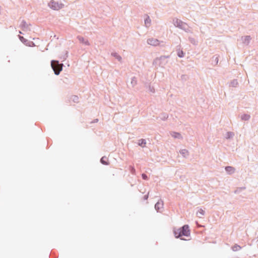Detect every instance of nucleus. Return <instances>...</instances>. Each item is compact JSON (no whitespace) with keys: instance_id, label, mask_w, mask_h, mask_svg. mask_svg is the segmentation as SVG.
I'll return each instance as SVG.
<instances>
[{"instance_id":"f257e3e1","label":"nucleus","mask_w":258,"mask_h":258,"mask_svg":"<svg viewBox=\"0 0 258 258\" xmlns=\"http://www.w3.org/2000/svg\"><path fill=\"white\" fill-rule=\"evenodd\" d=\"M174 234L176 238L182 236H187L190 234V230L188 225H184L181 228L175 229L174 230Z\"/></svg>"},{"instance_id":"f03ea898","label":"nucleus","mask_w":258,"mask_h":258,"mask_svg":"<svg viewBox=\"0 0 258 258\" xmlns=\"http://www.w3.org/2000/svg\"><path fill=\"white\" fill-rule=\"evenodd\" d=\"M51 66L55 75H58L62 69L63 64L59 63L58 61L52 60L51 62Z\"/></svg>"},{"instance_id":"7ed1b4c3","label":"nucleus","mask_w":258,"mask_h":258,"mask_svg":"<svg viewBox=\"0 0 258 258\" xmlns=\"http://www.w3.org/2000/svg\"><path fill=\"white\" fill-rule=\"evenodd\" d=\"M62 4H58L57 2L52 0L49 4V6L50 8L54 10H58L62 7Z\"/></svg>"},{"instance_id":"20e7f679","label":"nucleus","mask_w":258,"mask_h":258,"mask_svg":"<svg viewBox=\"0 0 258 258\" xmlns=\"http://www.w3.org/2000/svg\"><path fill=\"white\" fill-rule=\"evenodd\" d=\"M148 43L153 46H157L159 44V41L157 39L150 38L148 40Z\"/></svg>"},{"instance_id":"39448f33","label":"nucleus","mask_w":258,"mask_h":258,"mask_svg":"<svg viewBox=\"0 0 258 258\" xmlns=\"http://www.w3.org/2000/svg\"><path fill=\"white\" fill-rule=\"evenodd\" d=\"M163 203L162 202H157L155 206V209L159 211L160 209L163 208Z\"/></svg>"},{"instance_id":"423d86ee","label":"nucleus","mask_w":258,"mask_h":258,"mask_svg":"<svg viewBox=\"0 0 258 258\" xmlns=\"http://www.w3.org/2000/svg\"><path fill=\"white\" fill-rule=\"evenodd\" d=\"M101 162L104 165L109 164L108 158L106 157H102V158L101 159Z\"/></svg>"},{"instance_id":"0eeeda50","label":"nucleus","mask_w":258,"mask_h":258,"mask_svg":"<svg viewBox=\"0 0 258 258\" xmlns=\"http://www.w3.org/2000/svg\"><path fill=\"white\" fill-rule=\"evenodd\" d=\"M138 144L139 146L144 147L145 146L146 143L145 140L144 139H141L139 140Z\"/></svg>"},{"instance_id":"6e6552de","label":"nucleus","mask_w":258,"mask_h":258,"mask_svg":"<svg viewBox=\"0 0 258 258\" xmlns=\"http://www.w3.org/2000/svg\"><path fill=\"white\" fill-rule=\"evenodd\" d=\"M225 169L227 172H228L229 173H233V172H234V169L233 167H230V166L226 167L225 168Z\"/></svg>"},{"instance_id":"1a4fd4ad","label":"nucleus","mask_w":258,"mask_h":258,"mask_svg":"<svg viewBox=\"0 0 258 258\" xmlns=\"http://www.w3.org/2000/svg\"><path fill=\"white\" fill-rule=\"evenodd\" d=\"M241 249V247L239 245L235 244L232 247V250L233 251H238Z\"/></svg>"},{"instance_id":"9d476101","label":"nucleus","mask_w":258,"mask_h":258,"mask_svg":"<svg viewBox=\"0 0 258 258\" xmlns=\"http://www.w3.org/2000/svg\"><path fill=\"white\" fill-rule=\"evenodd\" d=\"M180 153L183 155V156H186L188 154V151L186 150H182L180 151Z\"/></svg>"},{"instance_id":"9b49d317","label":"nucleus","mask_w":258,"mask_h":258,"mask_svg":"<svg viewBox=\"0 0 258 258\" xmlns=\"http://www.w3.org/2000/svg\"><path fill=\"white\" fill-rule=\"evenodd\" d=\"M172 136L174 138H180L181 136L179 134L177 133H173Z\"/></svg>"},{"instance_id":"f8f14e48","label":"nucleus","mask_w":258,"mask_h":258,"mask_svg":"<svg viewBox=\"0 0 258 258\" xmlns=\"http://www.w3.org/2000/svg\"><path fill=\"white\" fill-rule=\"evenodd\" d=\"M19 38L23 43H25L26 41V40L23 36H19Z\"/></svg>"},{"instance_id":"ddd939ff","label":"nucleus","mask_w":258,"mask_h":258,"mask_svg":"<svg viewBox=\"0 0 258 258\" xmlns=\"http://www.w3.org/2000/svg\"><path fill=\"white\" fill-rule=\"evenodd\" d=\"M242 119H248L249 118V115H243L242 117H241Z\"/></svg>"},{"instance_id":"4468645a","label":"nucleus","mask_w":258,"mask_h":258,"mask_svg":"<svg viewBox=\"0 0 258 258\" xmlns=\"http://www.w3.org/2000/svg\"><path fill=\"white\" fill-rule=\"evenodd\" d=\"M178 55L180 57H181L183 56V53L182 52V51H179L178 52Z\"/></svg>"},{"instance_id":"2eb2a0df","label":"nucleus","mask_w":258,"mask_h":258,"mask_svg":"<svg viewBox=\"0 0 258 258\" xmlns=\"http://www.w3.org/2000/svg\"><path fill=\"white\" fill-rule=\"evenodd\" d=\"M150 22H151V20H150V19L148 18V19H146L145 21V23L146 24V25H147V24H150Z\"/></svg>"},{"instance_id":"dca6fc26","label":"nucleus","mask_w":258,"mask_h":258,"mask_svg":"<svg viewBox=\"0 0 258 258\" xmlns=\"http://www.w3.org/2000/svg\"><path fill=\"white\" fill-rule=\"evenodd\" d=\"M142 176L144 179H145V180L148 179V176L145 174H144V173L142 174Z\"/></svg>"},{"instance_id":"f3484780","label":"nucleus","mask_w":258,"mask_h":258,"mask_svg":"<svg viewBox=\"0 0 258 258\" xmlns=\"http://www.w3.org/2000/svg\"><path fill=\"white\" fill-rule=\"evenodd\" d=\"M198 212L202 215H203L204 214V211L202 209H200Z\"/></svg>"},{"instance_id":"a211bd4d","label":"nucleus","mask_w":258,"mask_h":258,"mask_svg":"<svg viewBox=\"0 0 258 258\" xmlns=\"http://www.w3.org/2000/svg\"><path fill=\"white\" fill-rule=\"evenodd\" d=\"M117 59H118L119 60H121V57H120V56H117Z\"/></svg>"}]
</instances>
